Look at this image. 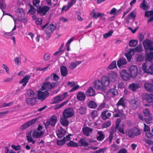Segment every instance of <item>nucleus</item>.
Returning <instances> with one entry per match:
<instances>
[{"mask_svg":"<svg viewBox=\"0 0 153 153\" xmlns=\"http://www.w3.org/2000/svg\"><path fill=\"white\" fill-rule=\"evenodd\" d=\"M142 68L144 73L153 75V63L152 61H148L143 64Z\"/></svg>","mask_w":153,"mask_h":153,"instance_id":"f257e3e1","label":"nucleus"},{"mask_svg":"<svg viewBox=\"0 0 153 153\" xmlns=\"http://www.w3.org/2000/svg\"><path fill=\"white\" fill-rule=\"evenodd\" d=\"M58 85L57 82H53L51 83L49 82H46L43 83L41 89L42 91L45 90L50 91Z\"/></svg>","mask_w":153,"mask_h":153,"instance_id":"f03ea898","label":"nucleus"},{"mask_svg":"<svg viewBox=\"0 0 153 153\" xmlns=\"http://www.w3.org/2000/svg\"><path fill=\"white\" fill-rule=\"evenodd\" d=\"M128 135L130 138H133L141 134V131L138 128L135 127L129 129L127 132Z\"/></svg>","mask_w":153,"mask_h":153,"instance_id":"7ed1b4c3","label":"nucleus"},{"mask_svg":"<svg viewBox=\"0 0 153 153\" xmlns=\"http://www.w3.org/2000/svg\"><path fill=\"white\" fill-rule=\"evenodd\" d=\"M50 8L47 6H40L37 9V12L41 16L45 15L49 10Z\"/></svg>","mask_w":153,"mask_h":153,"instance_id":"20e7f679","label":"nucleus"},{"mask_svg":"<svg viewBox=\"0 0 153 153\" xmlns=\"http://www.w3.org/2000/svg\"><path fill=\"white\" fill-rule=\"evenodd\" d=\"M130 107L133 109L135 110L139 107L140 104V101L137 98H134L130 101Z\"/></svg>","mask_w":153,"mask_h":153,"instance_id":"39448f33","label":"nucleus"},{"mask_svg":"<svg viewBox=\"0 0 153 153\" xmlns=\"http://www.w3.org/2000/svg\"><path fill=\"white\" fill-rule=\"evenodd\" d=\"M49 94L48 91H42L39 90L38 91V99L41 101H43L49 96Z\"/></svg>","mask_w":153,"mask_h":153,"instance_id":"423d86ee","label":"nucleus"},{"mask_svg":"<svg viewBox=\"0 0 153 153\" xmlns=\"http://www.w3.org/2000/svg\"><path fill=\"white\" fill-rule=\"evenodd\" d=\"M120 74L122 79L126 81L129 79L131 77L130 74L125 69L121 70L120 72Z\"/></svg>","mask_w":153,"mask_h":153,"instance_id":"0eeeda50","label":"nucleus"},{"mask_svg":"<svg viewBox=\"0 0 153 153\" xmlns=\"http://www.w3.org/2000/svg\"><path fill=\"white\" fill-rule=\"evenodd\" d=\"M57 121V118L54 115L51 116L50 119L46 121L45 123V126H54Z\"/></svg>","mask_w":153,"mask_h":153,"instance_id":"6e6552de","label":"nucleus"},{"mask_svg":"<svg viewBox=\"0 0 153 153\" xmlns=\"http://www.w3.org/2000/svg\"><path fill=\"white\" fill-rule=\"evenodd\" d=\"M129 69L131 77L132 78H135L137 76L138 73L137 67L134 65H132L129 67Z\"/></svg>","mask_w":153,"mask_h":153,"instance_id":"1a4fd4ad","label":"nucleus"},{"mask_svg":"<svg viewBox=\"0 0 153 153\" xmlns=\"http://www.w3.org/2000/svg\"><path fill=\"white\" fill-rule=\"evenodd\" d=\"M73 110L71 108H68L64 110L63 116L65 118H68L72 117L73 115Z\"/></svg>","mask_w":153,"mask_h":153,"instance_id":"9d476101","label":"nucleus"},{"mask_svg":"<svg viewBox=\"0 0 153 153\" xmlns=\"http://www.w3.org/2000/svg\"><path fill=\"white\" fill-rule=\"evenodd\" d=\"M143 44L145 49L150 50L153 45V41L146 39L143 42Z\"/></svg>","mask_w":153,"mask_h":153,"instance_id":"9b49d317","label":"nucleus"},{"mask_svg":"<svg viewBox=\"0 0 153 153\" xmlns=\"http://www.w3.org/2000/svg\"><path fill=\"white\" fill-rule=\"evenodd\" d=\"M144 87L147 91L153 92V79L150 81V82L145 83Z\"/></svg>","mask_w":153,"mask_h":153,"instance_id":"f8f14e48","label":"nucleus"},{"mask_svg":"<svg viewBox=\"0 0 153 153\" xmlns=\"http://www.w3.org/2000/svg\"><path fill=\"white\" fill-rule=\"evenodd\" d=\"M36 120L33 119L24 123L20 127V129L22 130L25 129L32 125L36 122Z\"/></svg>","mask_w":153,"mask_h":153,"instance_id":"ddd939ff","label":"nucleus"},{"mask_svg":"<svg viewBox=\"0 0 153 153\" xmlns=\"http://www.w3.org/2000/svg\"><path fill=\"white\" fill-rule=\"evenodd\" d=\"M56 29V26L53 24H50L47 28L45 31V33L47 35H49V37L50 35Z\"/></svg>","mask_w":153,"mask_h":153,"instance_id":"4468645a","label":"nucleus"},{"mask_svg":"<svg viewBox=\"0 0 153 153\" xmlns=\"http://www.w3.org/2000/svg\"><path fill=\"white\" fill-rule=\"evenodd\" d=\"M56 133L58 138H60L62 137L66 134V131L62 127L60 126L58 128L56 131Z\"/></svg>","mask_w":153,"mask_h":153,"instance_id":"2eb2a0df","label":"nucleus"},{"mask_svg":"<svg viewBox=\"0 0 153 153\" xmlns=\"http://www.w3.org/2000/svg\"><path fill=\"white\" fill-rule=\"evenodd\" d=\"M116 86L114 85V88H111L107 92L106 95L108 97H112L117 94V91L115 88Z\"/></svg>","mask_w":153,"mask_h":153,"instance_id":"dca6fc26","label":"nucleus"},{"mask_svg":"<svg viewBox=\"0 0 153 153\" xmlns=\"http://www.w3.org/2000/svg\"><path fill=\"white\" fill-rule=\"evenodd\" d=\"M126 7V5H124L120 9L117 11V9L115 8H113L111 10L109 14L112 15H117L120 12L125 10Z\"/></svg>","mask_w":153,"mask_h":153,"instance_id":"f3484780","label":"nucleus"},{"mask_svg":"<svg viewBox=\"0 0 153 153\" xmlns=\"http://www.w3.org/2000/svg\"><path fill=\"white\" fill-rule=\"evenodd\" d=\"M30 77V76L29 75H27L24 76L21 81H19L20 84H23L22 87L25 86L27 84L28 81Z\"/></svg>","mask_w":153,"mask_h":153,"instance_id":"a211bd4d","label":"nucleus"},{"mask_svg":"<svg viewBox=\"0 0 153 153\" xmlns=\"http://www.w3.org/2000/svg\"><path fill=\"white\" fill-rule=\"evenodd\" d=\"M68 85L70 87H74L69 91V92H73L78 89L79 87V85H77L76 86L75 85H76V83L74 82H68Z\"/></svg>","mask_w":153,"mask_h":153,"instance_id":"6ab92c4d","label":"nucleus"},{"mask_svg":"<svg viewBox=\"0 0 153 153\" xmlns=\"http://www.w3.org/2000/svg\"><path fill=\"white\" fill-rule=\"evenodd\" d=\"M76 98L78 100L83 101L86 99V96L83 92L80 91L77 93Z\"/></svg>","mask_w":153,"mask_h":153,"instance_id":"aec40b11","label":"nucleus"},{"mask_svg":"<svg viewBox=\"0 0 153 153\" xmlns=\"http://www.w3.org/2000/svg\"><path fill=\"white\" fill-rule=\"evenodd\" d=\"M111 114L108 110L103 111L101 113V117L103 120H106L111 117Z\"/></svg>","mask_w":153,"mask_h":153,"instance_id":"412c9836","label":"nucleus"},{"mask_svg":"<svg viewBox=\"0 0 153 153\" xmlns=\"http://www.w3.org/2000/svg\"><path fill=\"white\" fill-rule=\"evenodd\" d=\"M145 16L149 18L151 17L149 19L148 22H151L153 21V10L151 11H146L145 12Z\"/></svg>","mask_w":153,"mask_h":153,"instance_id":"4be33fe9","label":"nucleus"},{"mask_svg":"<svg viewBox=\"0 0 153 153\" xmlns=\"http://www.w3.org/2000/svg\"><path fill=\"white\" fill-rule=\"evenodd\" d=\"M94 86L95 88L97 90H103V87L102 81L98 80L95 82Z\"/></svg>","mask_w":153,"mask_h":153,"instance_id":"5701e85b","label":"nucleus"},{"mask_svg":"<svg viewBox=\"0 0 153 153\" xmlns=\"http://www.w3.org/2000/svg\"><path fill=\"white\" fill-rule=\"evenodd\" d=\"M83 134L87 136H89V133H91L92 129L88 127H84L82 128Z\"/></svg>","mask_w":153,"mask_h":153,"instance_id":"b1692460","label":"nucleus"},{"mask_svg":"<svg viewBox=\"0 0 153 153\" xmlns=\"http://www.w3.org/2000/svg\"><path fill=\"white\" fill-rule=\"evenodd\" d=\"M102 82L103 86L107 87L109 85L110 81L108 77H104L102 78Z\"/></svg>","mask_w":153,"mask_h":153,"instance_id":"393cba45","label":"nucleus"},{"mask_svg":"<svg viewBox=\"0 0 153 153\" xmlns=\"http://www.w3.org/2000/svg\"><path fill=\"white\" fill-rule=\"evenodd\" d=\"M61 75L62 76H66L68 74V71L66 67L65 66H61L60 67Z\"/></svg>","mask_w":153,"mask_h":153,"instance_id":"a878e982","label":"nucleus"},{"mask_svg":"<svg viewBox=\"0 0 153 153\" xmlns=\"http://www.w3.org/2000/svg\"><path fill=\"white\" fill-rule=\"evenodd\" d=\"M36 99L37 98L36 97L33 98H27L26 99V101L28 104L33 105L36 104Z\"/></svg>","mask_w":153,"mask_h":153,"instance_id":"bb28decb","label":"nucleus"},{"mask_svg":"<svg viewBox=\"0 0 153 153\" xmlns=\"http://www.w3.org/2000/svg\"><path fill=\"white\" fill-rule=\"evenodd\" d=\"M85 94L88 96H94L95 94L94 89L91 87H90L85 92Z\"/></svg>","mask_w":153,"mask_h":153,"instance_id":"cd10ccee","label":"nucleus"},{"mask_svg":"<svg viewBox=\"0 0 153 153\" xmlns=\"http://www.w3.org/2000/svg\"><path fill=\"white\" fill-rule=\"evenodd\" d=\"M78 144L79 146L84 147L88 146L89 145V143L84 138L81 139L79 141Z\"/></svg>","mask_w":153,"mask_h":153,"instance_id":"c85d7f7f","label":"nucleus"},{"mask_svg":"<svg viewBox=\"0 0 153 153\" xmlns=\"http://www.w3.org/2000/svg\"><path fill=\"white\" fill-rule=\"evenodd\" d=\"M139 84L138 83H133L129 85V88L132 91H134L139 88Z\"/></svg>","mask_w":153,"mask_h":153,"instance_id":"c756f323","label":"nucleus"},{"mask_svg":"<svg viewBox=\"0 0 153 153\" xmlns=\"http://www.w3.org/2000/svg\"><path fill=\"white\" fill-rule=\"evenodd\" d=\"M43 132L42 131H34L33 133V137L35 138H39L42 137L43 134Z\"/></svg>","mask_w":153,"mask_h":153,"instance_id":"7c9ffc66","label":"nucleus"},{"mask_svg":"<svg viewBox=\"0 0 153 153\" xmlns=\"http://www.w3.org/2000/svg\"><path fill=\"white\" fill-rule=\"evenodd\" d=\"M127 62L125 58H121L117 61V65L118 67L120 68L122 65L126 64Z\"/></svg>","mask_w":153,"mask_h":153,"instance_id":"2f4dec72","label":"nucleus"},{"mask_svg":"<svg viewBox=\"0 0 153 153\" xmlns=\"http://www.w3.org/2000/svg\"><path fill=\"white\" fill-rule=\"evenodd\" d=\"M145 98L149 103L153 102V94H146L145 96Z\"/></svg>","mask_w":153,"mask_h":153,"instance_id":"473e14b6","label":"nucleus"},{"mask_svg":"<svg viewBox=\"0 0 153 153\" xmlns=\"http://www.w3.org/2000/svg\"><path fill=\"white\" fill-rule=\"evenodd\" d=\"M140 7L141 8L144 10H147L149 8L147 2L145 0H143L141 3Z\"/></svg>","mask_w":153,"mask_h":153,"instance_id":"72a5a7b5","label":"nucleus"},{"mask_svg":"<svg viewBox=\"0 0 153 153\" xmlns=\"http://www.w3.org/2000/svg\"><path fill=\"white\" fill-rule=\"evenodd\" d=\"M62 100L60 95L57 96L52 100V101L51 103V104H55L58 103Z\"/></svg>","mask_w":153,"mask_h":153,"instance_id":"f704fd0d","label":"nucleus"},{"mask_svg":"<svg viewBox=\"0 0 153 153\" xmlns=\"http://www.w3.org/2000/svg\"><path fill=\"white\" fill-rule=\"evenodd\" d=\"M82 63V61H79L76 62H74L71 63L70 65L69 66V67L70 69H73L79 64H80Z\"/></svg>","mask_w":153,"mask_h":153,"instance_id":"c9c22d12","label":"nucleus"},{"mask_svg":"<svg viewBox=\"0 0 153 153\" xmlns=\"http://www.w3.org/2000/svg\"><path fill=\"white\" fill-rule=\"evenodd\" d=\"M86 108L85 107L81 106L77 110V111L81 115H82L86 112Z\"/></svg>","mask_w":153,"mask_h":153,"instance_id":"e433bc0d","label":"nucleus"},{"mask_svg":"<svg viewBox=\"0 0 153 153\" xmlns=\"http://www.w3.org/2000/svg\"><path fill=\"white\" fill-rule=\"evenodd\" d=\"M97 134L99 136L97 137V140L98 141H102L104 138L105 136L103 134V132L101 131H99L97 132Z\"/></svg>","mask_w":153,"mask_h":153,"instance_id":"4c0bfd02","label":"nucleus"},{"mask_svg":"<svg viewBox=\"0 0 153 153\" xmlns=\"http://www.w3.org/2000/svg\"><path fill=\"white\" fill-rule=\"evenodd\" d=\"M68 102V100H67L62 102L60 104L57 105L55 106L54 109L56 110L61 108L62 107L67 104Z\"/></svg>","mask_w":153,"mask_h":153,"instance_id":"58836bf2","label":"nucleus"},{"mask_svg":"<svg viewBox=\"0 0 153 153\" xmlns=\"http://www.w3.org/2000/svg\"><path fill=\"white\" fill-rule=\"evenodd\" d=\"M18 16L19 17H22L25 15V12L22 8H18L17 10Z\"/></svg>","mask_w":153,"mask_h":153,"instance_id":"ea45409f","label":"nucleus"},{"mask_svg":"<svg viewBox=\"0 0 153 153\" xmlns=\"http://www.w3.org/2000/svg\"><path fill=\"white\" fill-rule=\"evenodd\" d=\"M146 55L147 57V59L149 61H151V60L153 59V52L150 51L149 53H146Z\"/></svg>","mask_w":153,"mask_h":153,"instance_id":"a19ab883","label":"nucleus"},{"mask_svg":"<svg viewBox=\"0 0 153 153\" xmlns=\"http://www.w3.org/2000/svg\"><path fill=\"white\" fill-rule=\"evenodd\" d=\"M110 78L112 82H115L117 80V75L115 72H112L110 74Z\"/></svg>","mask_w":153,"mask_h":153,"instance_id":"79ce46f5","label":"nucleus"},{"mask_svg":"<svg viewBox=\"0 0 153 153\" xmlns=\"http://www.w3.org/2000/svg\"><path fill=\"white\" fill-rule=\"evenodd\" d=\"M60 122L61 124L63 126H67L69 124V122L68 120L65 119H62L60 120Z\"/></svg>","mask_w":153,"mask_h":153,"instance_id":"37998d69","label":"nucleus"},{"mask_svg":"<svg viewBox=\"0 0 153 153\" xmlns=\"http://www.w3.org/2000/svg\"><path fill=\"white\" fill-rule=\"evenodd\" d=\"M67 146L69 147H77L78 146L77 143L71 140L67 143Z\"/></svg>","mask_w":153,"mask_h":153,"instance_id":"c03bdc74","label":"nucleus"},{"mask_svg":"<svg viewBox=\"0 0 153 153\" xmlns=\"http://www.w3.org/2000/svg\"><path fill=\"white\" fill-rule=\"evenodd\" d=\"M88 106L91 108H95L97 106V104L96 102L93 101H91L88 103Z\"/></svg>","mask_w":153,"mask_h":153,"instance_id":"a18cd8bd","label":"nucleus"},{"mask_svg":"<svg viewBox=\"0 0 153 153\" xmlns=\"http://www.w3.org/2000/svg\"><path fill=\"white\" fill-rule=\"evenodd\" d=\"M51 79L55 81H57L59 79V76L56 74L53 73L50 76Z\"/></svg>","mask_w":153,"mask_h":153,"instance_id":"49530a36","label":"nucleus"},{"mask_svg":"<svg viewBox=\"0 0 153 153\" xmlns=\"http://www.w3.org/2000/svg\"><path fill=\"white\" fill-rule=\"evenodd\" d=\"M117 106L122 105L123 107H125L126 105L125 101L123 98H121L117 103Z\"/></svg>","mask_w":153,"mask_h":153,"instance_id":"de8ad7c7","label":"nucleus"},{"mask_svg":"<svg viewBox=\"0 0 153 153\" xmlns=\"http://www.w3.org/2000/svg\"><path fill=\"white\" fill-rule=\"evenodd\" d=\"M143 113L146 117H149L151 115L149 110L147 108H146L143 110Z\"/></svg>","mask_w":153,"mask_h":153,"instance_id":"09e8293b","label":"nucleus"},{"mask_svg":"<svg viewBox=\"0 0 153 153\" xmlns=\"http://www.w3.org/2000/svg\"><path fill=\"white\" fill-rule=\"evenodd\" d=\"M111 124V121L110 120H108L102 124V127L103 128H106L110 126Z\"/></svg>","mask_w":153,"mask_h":153,"instance_id":"8fccbe9b","label":"nucleus"},{"mask_svg":"<svg viewBox=\"0 0 153 153\" xmlns=\"http://www.w3.org/2000/svg\"><path fill=\"white\" fill-rule=\"evenodd\" d=\"M66 141V138L64 137L62 140H57V144L58 145L62 146L65 143Z\"/></svg>","mask_w":153,"mask_h":153,"instance_id":"3c124183","label":"nucleus"},{"mask_svg":"<svg viewBox=\"0 0 153 153\" xmlns=\"http://www.w3.org/2000/svg\"><path fill=\"white\" fill-rule=\"evenodd\" d=\"M21 58L20 57H17L14 59V61L16 64L19 65L21 64Z\"/></svg>","mask_w":153,"mask_h":153,"instance_id":"603ef678","label":"nucleus"},{"mask_svg":"<svg viewBox=\"0 0 153 153\" xmlns=\"http://www.w3.org/2000/svg\"><path fill=\"white\" fill-rule=\"evenodd\" d=\"M116 67V62L115 61L112 62L108 66V68L110 69H112Z\"/></svg>","mask_w":153,"mask_h":153,"instance_id":"864d4df0","label":"nucleus"},{"mask_svg":"<svg viewBox=\"0 0 153 153\" xmlns=\"http://www.w3.org/2000/svg\"><path fill=\"white\" fill-rule=\"evenodd\" d=\"M137 44V42L136 40H131L129 42V45L131 47H134Z\"/></svg>","mask_w":153,"mask_h":153,"instance_id":"5fc2aeb1","label":"nucleus"},{"mask_svg":"<svg viewBox=\"0 0 153 153\" xmlns=\"http://www.w3.org/2000/svg\"><path fill=\"white\" fill-rule=\"evenodd\" d=\"M30 8L28 11L27 13L31 14H33L36 12V10L33 6L32 5H30Z\"/></svg>","mask_w":153,"mask_h":153,"instance_id":"6e6d98bb","label":"nucleus"},{"mask_svg":"<svg viewBox=\"0 0 153 153\" xmlns=\"http://www.w3.org/2000/svg\"><path fill=\"white\" fill-rule=\"evenodd\" d=\"M27 94L29 97H33L36 95V93L33 90L29 89L27 91Z\"/></svg>","mask_w":153,"mask_h":153,"instance_id":"4d7b16f0","label":"nucleus"},{"mask_svg":"<svg viewBox=\"0 0 153 153\" xmlns=\"http://www.w3.org/2000/svg\"><path fill=\"white\" fill-rule=\"evenodd\" d=\"M113 33V31L112 30H110L107 33H105L103 34V38L106 39L108 37L111 36Z\"/></svg>","mask_w":153,"mask_h":153,"instance_id":"13d9d810","label":"nucleus"},{"mask_svg":"<svg viewBox=\"0 0 153 153\" xmlns=\"http://www.w3.org/2000/svg\"><path fill=\"white\" fill-rule=\"evenodd\" d=\"M114 111L116 113H118L121 116H123L125 117H126V114L124 113L123 111L122 110H120L119 109L114 110Z\"/></svg>","mask_w":153,"mask_h":153,"instance_id":"bf43d9fd","label":"nucleus"},{"mask_svg":"<svg viewBox=\"0 0 153 153\" xmlns=\"http://www.w3.org/2000/svg\"><path fill=\"white\" fill-rule=\"evenodd\" d=\"M6 5L5 3L2 2H0V8L2 11L3 14L4 12V11L3 10V9H6Z\"/></svg>","mask_w":153,"mask_h":153,"instance_id":"052dcab7","label":"nucleus"},{"mask_svg":"<svg viewBox=\"0 0 153 153\" xmlns=\"http://www.w3.org/2000/svg\"><path fill=\"white\" fill-rule=\"evenodd\" d=\"M111 148L112 150L114 151H117L119 149V146L114 143L111 145Z\"/></svg>","mask_w":153,"mask_h":153,"instance_id":"680f3d73","label":"nucleus"},{"mask_svg":"<svg viewBox=\"0 0 153 153\" xmlns=\"http://www.w3.org/2000/svg\"><path fill=\"white\" fill-rule=\"evenodd\" d=\"M118 129V131L123 134H125V132L124 130V125L123 124L122 126H119Z\"/></svg>","mask_w":153,"mask_h":153,"instance_id":"e2e57ef3","label":"nucleus"},{"mask_svg":"<svg viewBox=\"0 0 153 153\" xmlns=\"http://www.w3.org/2000/svg\"><path fill=\"white\" fill-rule=\"evenodd\" d=\"M144 57L141 54H139L136 57V61L138 62H141L143 60Z\"/></svg>","mask_w":153,"mask_h":153,"instance_id":"0e129e2a","label":"nucleus"},{"mask_svg":"<svg viewBox=\"0 0 153 153\" xmlns=\"http://www.w3.org/2000/svg\"><path fill=\"white\" fill-rule=\"evenodd\" d=\"M135 51L137 52H140L143 50V47L142 45H139L135 48Z\"/></svg>","mask_w":153,"mask_h":153,"instance_id":"69168bd1","label":"nucleus"},{"mask_svg":"<svg viewBox=\"0 0 153 153\" xmlns=\"http://www.w3.org/2000/svg\"><path fill=\"white\" fill-rule=\"evenodd\" d=\"M40 2V0H33V5L36 7H39Z\"/></svg>","mask_w":153,"mask_h":153,"instance_id":"338daca9","label":"nucleus"},{"mask_svg":"<svg viewBox=\"0 0 153 153\" xmlns=\"http://www.w3.org/2000/svg\"><path fill=\"white\" fill-rule=\"evenodd\" d=\"M148 117L145 118L144 120L147 124H149L152 123V118L150 116Z\"/></svg>","mask_w":153,"mask_h":153,"instance_id":"774afa93","label":"nucleus"}]
</instances>
